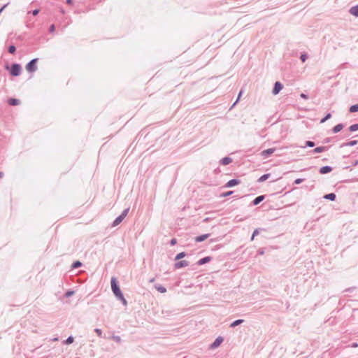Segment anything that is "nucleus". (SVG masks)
Masks as SVG:
<instances>
[{
    "label": "nucleus",
    "mask_w": 358,
    "mask_h": 358,
    "mask_svg": "<svg viewBox=\"0 0 358 358\" xmlns=\"http://www.w3.org/2000/svg\"><path fill=\"white\" fill-rule=\"evenodd\" d=\"M110 285H111L112 292H113V294L115 295V296L118 300H120L124 306H126L127 305V301L125 299V298L120 289V287L118 285L116 278L112 277L111 280H110Z\"/></svg>",
    "instance_id": "obj_1"
},
{
    "label": "nucleus",
    "mask_w": 358,
    "mask_h": 358,
    "mask_svg": "<svg viewBox=\"0 0 358 358\" xmlns=\"http://www.w3.org/2000/svg\"><path fill=\"white\" fill-rule=\"evenodd\" d=\"M6 69H9L10 73L13 76H18L21 73L22 67L20 64L17 63H13L11 64L10 67L7 65Z\"/></svg>",
    "instance_id": "obj_2"
},
{
    "label": "nucleus",
    "mask_w": 358,
    "mask_h": 358,
    "mask_svg": "<svg viewBox=\"0 0 358 358\" xmlns=\"http://www.w3.org/2000/svg\"><path fill=\"white\" fill-rule=\"evenodd\" d=\"M129 211V208L124 209L122 212V213L119 216H117L115 218V220L113 221V222L112 223V227H115L119 225L123 221V220L126 217Z\"/></svg>",
    "instance_id": "obj_3"
},
{
    "label": "nucleus",
    "mask_w": 358,
    "mask_h": 358,
    "mask_svg": "<svg viewBox=\"0 0 358 358\" xmlns=\"http://www.w3.org/2000/svg\"><path fill=\"white\" fill-rule=\"evenodd\" d=\"M38 60V58H34L27 63V64L26 65V70L29 73H33L37 70L38 68L36 64Z\"/></svg>",
    "instance_id": "obj_4"
},
{
    "label": "nucleus",
    "mask_w": 358,
    "mask_h": 358,
    "mask_svg": "<svg viewBox=\"0 0 358 358\" xmlns=\"http://www.w3.org/2000/svg\"><path fill=\"white\" fill-rule=\"evenodd\" d=\"M224 338L222 336H218L215 338L214 342L210 345L209 349L214 350L218 348L221 343L223 342Z\"/></svg>",
    "instance_id": "obj_5"
},
{
    "label": "nucleus",
    "mask_w": 358,
    "mask_h": 358,
    "mask_svg": "<svg viewBox=\"0 0 358 358\" xmlns=\"http://www.w3.org/2000/svg\"><path fill=\"white\" fill-rule=\"evenodd\" d=\"M282 88H283L282 84L279 81H276L274 84L273 90H272L273 94V95L278 94L281 91V90Z\"/></svg>",
    "instance_id": "obj_6"
},
{
    "label": "nucleus",
    "mask_w": 358,
    "mask_h": 358,
    "mask_svg": "<svg viewBox=\"0 0 358 358\" xmlns=\"http://www.w3.org/2000/svg\"><path fill=\"white\" fill-rule=\"evenodd\" d=\"M187 266H189V262L187 261H186V260H180V261L177 262L174 264V268L176 269H178V268H183V267H186Z\"/></svg>",
    "instance_id": "obj_7"
},
{
    "label": "nucleus",
    "mask_w": 358,
    "mask_h": 358,
    "mask_svg": "<svg viewBox=\"0 0 358 358\" xmlns=\"http://www.w3.org/2000/svg\"><path fill=\"white\" fill-rule=\"evenodd\" d=\"M275 148H273L264 150L262 152L261 155L264 158H267L269 156H271L275 152Z\"/></svg>",
    "instance_id": "obj_8"
},
{
    "label": "nucleus",
    "mask_w": 358,
    "mask_h": 358,
    "mask_svg": "<svg viewBox=\"0 0 358 358\" xmlns=\"http://www.w3.org/2000/svg\"><path fill=\"white\" fill-rule=\"evenodd\" d=\"M240 182H241V181L238 179H231L226 183L224 187H234V186L240 184Z\"/></svg>",
    "instance_id": "obj_9"
},
{
    "label": "nucleus",
    "mask_w": 358,
    "mask_h": 358,
    "mask_svg": "<svg viewBox=\"0 0 358 358\" xmlns=\"http://www.w3.org/2000/svg\"><path fill=\"white\" fill-rule=\"evenodd\" d=\"M332 171V167L330 166H324L320 169V173L321 174H327L330 173Z\"/></svg>",
    "instance_id": "obj_10"
},
{
    "label": "nucleus",
    "mask_w": 358,
    "mask_h": 358,
    "mask_svg": "<svg viewBox=\"0 0 358 358\" xmlns=\"http://www.w3.org/2000/svg\"><path fill=\"white\" fill-rule=\"evenodd\" d=\"M264 199H265V196L264 195L258 196L252 201V206H257L259 203H261Z\"/></svg>",
    "instance_id": "obj_11"
},
{
    "label": "nucleus",
    "mask_w": 358,
    "mask_h": 358,
    "mask_svg": "<svg viewBox=\"0 0 358 358\" xmlns=\"http://www.w3.org/2000/svg\"><path fill=\"white\" fill-rule=\"evenodd\" d=\"M211 260V257L209 256L205 257L203 258L200 259L197 262V265H203L206 263H208Z\"/></svg>",
    "instance_id": "obj_12"
},
{
    "label": "nucleus",
    "mask_w": 358,
    "mask_h": 358,
    "mask_svg": "<svg viewBox=\"0 0 358 358\" xmlns=\"http://www.w3.org/2000/svg\"><path fill=\"white\" fill-rule=\"evenodd\" d=\"M209 236H210L209 234H202V235L196 236L194 239H195L196 242H202V241H205L206 239H207Z\"/></svg>",
    "instance_id": "obj_13"
},
{
    "label": "nucleus",
    "mask_w": 358,
    "mask_h": 358,
    "mask_svg": "<svg viewBox=\"0 0 358 358\" xmlns=\"http://www.w3.org/2000/svg\"><path fill=\"white\" fill-rule=\"evenodd\" d=\"M328 149V147H326V146H319V147H317L315 148L313 151L312 152L313 154H315V153H321V152H323L326 150H327Z\"/></svg>",
    "instance_id": "obj_14"
},
{
    "label": "nucleus",
    "mask_w": 358,
    "mask_h": 358,
    "mask_svg": "<svg viewBox=\"0 0 358 358\" xmlns=\"http://www.w3.org/2000/svg\"><path fill=\"white\" fill-rule=\"evenodd\" d=\"M8 103L10 106H18L20 103V101L15 98H10L8 99Z\"/></svg>",
    "instance_id": "obj_15"
},
{
    "label": "nucleus",
    "mask_w": 358,
    "mask_h": 358,
    "mask_svg": "<svg viewBox=\"0 0 358 358\" xmlns=\"http://www.w3.org/2000/svg\"><path fill=\"white\" fill-rule=\"evenodd\" d=\"M349 13L355 17H358V4L351 7L349 10Z\"/></svg>",
    "instance_id": "obj_16"
},
{
    "label": "nucleus",
    "mask_w": 358,
    "mask_h": 358,
    "mask_svg": "<svg viewBox=\"0 0 358 358\" xmlns=\"http://www.w3.org/2000/svg\"><path fill=\"white\" fill-rule=\"evenodd\" d=\"M232 162V159L229 157H225L222 158L220 161V164L223 166H226Z\"/></svg>",
    "instance_id": "obj_17"
},
{
    "label": "nucleus",
    "mask_w": 358,
    "mask_h": 358,
    "mask_svg": "<svg viewBox=\"0 0 358 358\" xmlns=\"http://www.w3.org/2000/svg\"><path fill=\"white\" fill-rule=\"evenodd\" d=\"M344 127V125L343 124H338L336 126H334L332 129V131L334 134H336L339 131H341Z\"/></svg>",
    "instance_id": "obj_18"
},
{
    "label": "nucleus",
    "mask_w": 358,
    "mask_h": 358,
    "mask_svg": "<svg viewBox=\"0 0 358 358\" xmlns=\"http://www.w3.org/2000/svg\"><path fill=\"white\" fill-rule=\"evenodd\" d=\"M336 198V196L334 193L327 194L324 196V199L330 200V201H335Z\"/></svg>",
    "instance_id": "obj_19"
},
{
    "label": "nucleus",
    "mask_w": 358,
    "mask_h": 358,
    "mask_svg": "<svg viewBox=\"0 0 358 358\" xmlns=\"http://www.w3.org/2000/svg\"><path fill=\"white\" fill-rule=\"evenodd\" d=\"M270 176H271L270 173H265L259 178V179L257 180V182H263L266 181L267 179H268L270 178Z\"/></svg>",
    "instance_id": "obj_20"
},
{
    "label": "nucleus",
    "mask_w": 358,
    "mask_h": 358,
    "mask_svg": "<svg viewBox=\"0 0 358 358\" xmlns=\"http://www.w3.org/2000/svg\"><path fill=\"white\" fill-rule=\"evenodd\" d=\"M155 288L158 292H159L160 293H165V292H166V289L164 286H162V285L156 284L155 285Z\"/></svg>",
    "instance_id": "obj_21"
},
{
    "label": "nucleus",
    "mask_w": 358,
    "mask_h": 358,
    "mask_svg": "<svg viewBox=\"0 0 358 358\" xmlns=\"http://www.w3.org/2000/svg\"><path fill=\"white\" fill-rule=\"evenodd\" d=\"M243 322H244V320L242 319L236 320L230 324V327H231V328L236 327V326L242 324Z\"/></svg>",
    "instance_id": "obj_22"
},
{
    "label": "nucleus",
    "mask_w": 358,
    "mask_h": 358,
    "mask_svg": "<svg viewBox=\"0 0 358 358\" xmlns=\"http://www.w3.org/2000/svg\"><path fill=\"white\" fill-rule=\"evenodd\" d=\"M357 144V141L353 140V141H350L347 143H343L341 147L342 148V147H345V146H354Z\"/></svg>",
    "instance_id": "obj_23"
},
{
    "label": "nucleus",
    "mask_w": 358,
    "mask_h": 358,
    "mask_svg": "<svg viewBox=\"0 0 358 358\" xmlns=\"http://www.w3.org/2000/svg\"><path fill=\"white\" fill-rule=\"evenodd\" d=\"M186 255H187V254H186L185 252H179V253H178V254H177V255L176 256V257H175V260H179V259H181L184 258Z\"/></svg>",
    "instance_id": "obj_24"
},
{
    "label": "nucleus",
    "mask_w": 358,
    "mask_h": 358,
    "mask_svg": "<svg viewBox=\"0 0 358 358\" xmlns=\"http://www.w3.org/2000/svg\"><path fill=\"white\" fill-rule=\"evenodd\" d=\"M349 111L350 113L358 112V103L351 106L349 108Z\"/></svg>",
    "instance_id": "obj_25"
},
{
    "label": "nucleus",
    "mask_w": 358,
    "mask_h": 358,
    "mask_svg": "<svg viewBox=\"0 0 358 358\" xmlns=\"http://www.w3.org/2000/svg\"><path fill=\"white\" fill-rule=\"evenodd\" d=\"M8 51L10 54H15L16 51V48L14 45H10L8 48Z\"/></svg>",
    "instance_id": "obj_26"
},
{
    "label": "nucleus",
    "mask_w": 358,
    "mask_h": 358,
    "mask_svg": "<svg viewBox=\"0 0 358 358\" xmlns=\"http://www.w3.org/2000/svg\"><path fill=\"white\" fill-rule=\"evenodd\" d=\"M315 142L311 141H306V143H305V145L302 146V148H306V147L313 148V147L315 146Z\"/></svg>",
    "instance_id": "obj_27"
},
{
    "label": "nucleus",
    "mask_w": 358,
    "mask_h": 358,
    "mask_svg": "<svg viewBox=\"0 0 358 358\" xmlns=\"http://www.w3.org/2000/svg\"><path fill=\"white\" fill-rule=\"evenodd\" d=\"M82 266V263L80 261H76L72 264V268H78Z\"/></svg>",
    "instance_id": "obj_28"
},
{
    "label": "nucleus",
    "mask_w": 358,
    "mask_h": 358,
    "mask_svg": "<svg viewBox=\"0 0 358 358\" xmlns=\"http://www.w3.org/2000/svg\"><path fill=\"white\" fill-rule=\"evenodd\" d=\"M74 341V338L72 336H70L67 338L66 341H64V344L69 345L71 344Z\"/></svg>",
    "instance_id": "obj_29"
},
{
    "label": "nucleus",
    "mask_w": 358,
    "mask_h": 358,
    "mask_svg": "<svg viewBox=\"0 0 358 358\" xmlns=\"http://www.w3.org/2000/svg\"><path fill=\"white\" fill-rule=\"evenodd\" d=\"M331 117V113H327L324 117H323L322 119H321L320 120V123H324L327 120H328L329 119H330Z\"/></svg>",
    "instance_id": "obj_30"
},
{
    "label": "nucleus",
    "mask_w": 358,
    "mask_h": 358,
    "mask_svg": "<svg viewBox=\"0 0 358 358\" xmlns=\"http://www.w3.org/2000/svg\"><path fill=\"white\" fill-rule=\"evenodd\" d=\"M349 130L352 132L353 131H356L358 130V123L357 124H352L350 127H349Z\"/></svg>",
    "instance_id": "obj_31"
},
{
    "label": "nucleus",
    "mask_w": 358,
    "mask_h": 358,
    "mask_svg": "<svg viewBox=\"0 0 358 358\" xmlns=\"http://www.w3.org/2000/svg\"><path fill=\"white\" fill-rule=\"evenodd\" d=\"M259 234V229H256L252 233L251 240H254V238Z\"/></svg>",
    "instance_id": "obj_32"
},
{
    "label": "nucleus",
    "mask_w": 358,
    "mask_h": 358,
    "mask_svg": "<svg viewBox=\"0 0 358 358\" xmlns=\"http://www.w3.org/2000/svg\"><path fill=\"white\" fill-rule=\"evenodd\" d=\"M232 194H233V191H228L227 192L222 194L221 196L226 197V196H230Z\"/></svg>",
    "instance_id": "obj_33"
},
{
    "label": "nucleus",
    "mask_w": 358,
    "mask_h": 358,
    "mask_svg": "<svg viewBox=\"0 0 358 358\" xmlns=\"http://www.w3.org/2000/svg\"><path fill=\"white\" fill-rule=\"evenodd\" d=\"M308 58V55L306 54H302L300 57L301 60L303 62H305Z\"/></svg>",
    "instance_id": "obj_34"
},
{
    "label": "nucleus",
    "mask_w": 358,
    "mask_h": 358,
    "mask_svg": "<svg viewBox=\"0 0 358 358\" xmlns=\"http://www.w3.org/2000/svg\"><path fill=\"white\" fill-rule=\"evenodd\" d=\"M94 331L96 333L98 336L100 338L102 337V331L100 329L96 328L94 329Z\"/></svg>",
    "instance_id": "obj_35"
},
{
    "label": "nucleus",
    "mask_w": 358,
    "mask_h": 358,
    "mask_svg": "<svg viewBox=\"0 0 358 358\" xmlns=\"http://www.w3.org/2000/svg\"><path fill=\"white\" fill-rule=\"evenodd\" d=\"M304 180V179L303 178H297L294 180V184L296 185H299L301 184L303 181Z\"/></svg>",
    "instance_id": "obj_36"
},
{
    "label": "nucleus",
    "mask_w": 358,
    "mask_h": 358,
    "mask_svg": "<svg viewBox=\"0 0 358 358\" xmlns=\"http://www.w3.org/2000/svg\"><path fill=\"white\" fill-rule=\"evenodd\" d=\"M74 294V292L73 291H71V290H69L66 292L65 294V296L69 297V296H72L73 294Z\"/></svg>",
    "instance_id": "obj_37"
},
{
    "label": "nucleus",
    "mask_w": 358,
    "mask_h": 358,
    "mask_svg": "<svg viewBox=\"0 0 358 358\" xmlns=\"http://www.w3.org/2000/svg\"><path fill=\"white\" fill-rule=\"evenodd\" d=\"M55 24H51V25H50V28H49V31H50V33H52V32H54V31H55Z\"/></svg>",
    "instance_id": "obj_38"
},
{
    "label": "nucleus",
    "mask_w": 358,
    "mask_h": 358,
    "mask_svg": "<svg viewBox=\"0 0 358 358\" xmlns=\"http://www.w3.org/2000/svg\"><path fill=\"white\" fill-rule=\"evenodd\" d=\"M113 338L116 341L120 343L121 341V338L119 336H113Z\"/></svg>",
    "instance_id": "obj_39"
},
{
    "label": "nucleus",
    "mask_w": 358,
    "mask_h": 358,
    "mask_svg": "<svg viewBox=\"0 0 358 358\" xmlns=\"http://www.w3.org/2000/svg\"><path fill=\"white\" fill-rule=\"evenodd\" d=\"M257 254L259 255H263L264 254V248L259 249L257 251Z\"/></svg>",
    "instance_id": "obj_40"
},
{
    "label": "nucleus",
    "mask_w": 358,
    "mask_h": 358,
    "mask_svg": "<svg viewBox=\"0 0 358 358\" xmlns=\"http://www.w3.org/2000/svg\"><path fill=\"white\" fill-rule=\"evenodd\" d=\"M300 96L302 98V99H308V94H306L304 93H301L300 94Z\"/></svg>",
    "instance_id": "obj_41"
},
{
    "label": "nucleus",
    "mask_w": 358,
    "mask_h": 358,
    "mask_svg": "<svg viewBox=\"0 0 358 358\" xmlns=\"http://www.w3.org/2000/svg\"><path fill=\"white\" fill-rule=\"evenodd\" d=\"M31 13H32L33 15H34V16L37 15L38 14V13H39V10L38 9H35V10H32Z\"/></svg>",
    "instance_id": "obj_42"
},
{
    "label": "nucleus",
    "mask_w": 358,
    "mask_h": 358,
    "mask_svg": "<svg viewBox=\"0 0 358 358\" xmlns=\"http://www.w3.org/2000/svg\"><path fill=\"white\" fill-rule=\"evenodd\" d=\"M176 243H177V241H176V238H172V239L171 240V241H170V244H171V245H174L175 244H176Z\"/></svg>",
    "instance_id": "obj_43"
},
{
    "label": "nucleus",
    "mask_w": 358,
    "mask_h": 358,
    "mask_svg": "<svg viewBox=\"0 0 358 358\" xmlns=\"http://www.w3.org/2000/svg\"><path fill=\"white\" fill-rule=\"evenodd\" d=\"M8 5V3L5 4L4 6H3L1 8H0V13H1L3 12V10L6 8V7Z\"/></svg>",
    "instance_id": "obj_44"
},
{
    "label": "nucleus",
    "mask_w": 358,
    "mask_h": 358,
    "mask_svg": "<svg viewBox=\"0 0 358 358\" xmlns=\"http://www.w3.org/2000/svg\"><path fill=\"white\" fill-rule=\"evenodd\" d=\"M241 94H242V91H241V92H239V94H238V99H237V100L236 101V102L234 103V105H235V104L238 102V99H239V97H240V96H241Z\"/></svg>",
    "instance_id": "obj_45"
},
{
    "label": "nucleus",
    "mask_w": 358,
    "mask_h": 358,
    "mask_svg": "<svg viewBox=\"0 0 358 358\" xmlns=\"http://www.w3.org/2000/svg\"><path fill=\"white\" fill-rule=\"evenodd\" d=\"M66 3L69 5H71L73 3V0H66Z\"/></svg>",
    "instance_id": "obj_46"
},
{
    "label": "nucleus",
    "mask_w": 358,
    "mask_h": 358,
    "mask_svg": "<svg viewBox=\"0 0 358 358\" xmlns=\"http://www.w3.org/2000/svg\"><path fill=\"white\" fill-rule=\"evenodd\" d=\"M331 141V138H326L324 140V143H329Z\"/></svg>",
    "instance_id": "obj_47"
},
{
    "label": "nucleus",
    "mask_w": 358,
    "mask_h": 358,
    "mask_svg": "<svg viewBox=\"0 0 358 358\" xmlns=\"http://www.w3.org/2000/svg\"><path fill=\"white\" fill-rule=\"evenodd\" d=\"M353 348L357 347L358 344L357 343H354L352 345Z\"/></svg>",
    "instance_id": "obj_48"
},
{
    "label": "nucleus",
    "mask_w": 358,
    "mask_h": 358,
    "mask_svg": "<svg viewBox=\"0 0 358 358\" xmlns=\"http://www.w3.org/2000/svg\"><path fill=\"white\" fill-rule=\"evenodd\" d=\"M3 176V172H0V178H1Z\"/></svg>",
    "instance_id": "obj_49"
},
{
    "label": "nucleus",
    "mask_w": 358,
    "mask_h": 358,
    "mask_svg": "<svg viewBox=\"0 0 358 358\" xmlns=\"http://www.w3.org/2000/svg\"><path fill=\"white\" fill-rule=\"evenodd\" d=\"M154 280H155V278H152L150 280V282H154Z\"/></svg>",
    "instance_id": "obj_50"
},
{
    "label": "nucleus",
    "mask_w": 358,
    "mask_h": 358,
    "mask_svg": "<svg viewBox=\"0 0 358 358\" xmlns=\"http://www.w3.org/2000/svg\"><path fill=\"white\" fill-rule=\"evenodd\" d=\"M61 13H64V10L62 8H61Z\"/></svg>",
    "instance_id": "obj_51"
},
{
    "label": "nucleus",
    "mask_w": 358,
    "mask_h": 358,
    "mask_svg": "<svg viewBox=\"0 0 358 358\" xmlns=\"http://www.w3.org/2000/svg\"><path fill=\"white\" fill-rule=\"evenodd\" d=\"M76 358H80V357H76Z\"/></svg>",
    "instance_id": "obj_52"
}]
</instances>
